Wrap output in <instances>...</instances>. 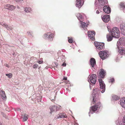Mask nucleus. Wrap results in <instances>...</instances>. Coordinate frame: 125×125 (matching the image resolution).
Masks as SVG:
<instances>
[{
  "mask_svg": "<svg viewBox=\"0 0 125 125\" xmlns=\"http://www.w3.org/2000/svg\"><path fill=\"white\" fill-rule=\"evenodd\" d=\"M98 89L96 88H94L93 89V103L95 105H101V103L99 99L98 94L96 93V92L94 91H97Z\"/></svg>",
  "mask_w": 125,
  "mask_h": 125,
  "instance_id": "obj_1",
  "label": "nucleus"
},
{
  "mask_svg": "<svg viewBox=\"0 0 125 125\" xmlns=\"http://www.w3.org/2000/svg\"><path fill=\"white\" fill-rule=\"evenodd\" d=\"M112 36L115 38H118L120 35V32L118 28L116 27L113 28L111 32Z\"/></svg>",
  "mask_w": 125,
  "mask_h": 125,
  "instance_id": "obj_2",
  "label": "nucleus"
},
{
  "mask_svg": "<svg viewBox=\"0 0 125 125\" xmlns=\"http://www.w3.org/2000/svg\"><path fill=\"white\" fill-rule=\"evenodd\" d=\"M107 51H100L99 52V54L100 57L103 60H104L107 58L109 56Z\"/></svg>",
  "mask_w": 125,
  "mask_h": 125,
  "instance_id": "obj_3",
  "label": "nucleus"
},
{
  "mask_svg": "<svg viewBox=\"0 0 125 125\" xmlns=\"http://www.w3.org/2000/svg\"><path fill=\"white\" fill-rule=\"evenodd\" d=\"M100 91L101 92L103 93L104 92L105 90V85L104 82L100 78L98 79Z\"/></svg>",
  "mask_w": 125,
  "mask_h": 125,
  "instance_id": "obj_4",
  "label": "nucleus"
},
{
  "mask_svg": "<svg viewBox=\"0 0 125 125\" xmlns=\"http://www.w3.org/2000/svg\"><path fill=\"white\" fill-rule=\"evenodd\" d=\"M121 42L120 46L121 48H120L118 47V48L119 50L120 53L122 55H123L125 54V42Z\"/></svg>",
  "mask_w": 125,
  "mask_h": 125,
  "instance_id": "obj_5",
  "label": "nucleus"
},
{
  "mask_svg": "<svg viewBox=\"0 0 125 125\" xmlns=\"http://www.w3.org/2000/svg\"><path fill=\"white\" fill-rule=\"evenodd\" d=\"M94 45L98 50H101L104 49V43L95 42Z\"/></svg>",
  "mask_w": 125,
  "mask_h": 125,
  "instance_id": "obj_6",
  "label": "nucleus"
},
{
  "mask_svg": "<svg viewBox=\"0 0 125 125\" xmlns=\"http://www.w3.org/2000/svg\"><path fill=\"white\" fill-rule=\"evenodd\" d=\"M43 37L45 39L48 38L49 40L52 41V40L53 35L52 34L51 32H47L44 34Z\"/></svg>",
  "mask_w": 125,
  "mask_h": 125,
  "instance_id": "obj_7",
  "label": "nucleus"
},
{
  "mask_svg": "<svg viewBox=\"0 0 125 125\" xmlns=\"http://www.w3.org/2000/svg\"><path fill=\"white\" fill-rule=\"evenodd\" d=\"M89 80L90 82L93 84H95L96 81L97 77L95 74H93L90 76Z\"/></svg>",
  "mask_w": 125,
  "mask_h": 125,
  "instance_id": "obj_8",
  "label": "nucleus"
},
{
  "mask_svg": "<svg viewBox=\"0 0 125 125\" xmlns=\"http://www.w3.org/2000/svg\"><path fill=\"white\" fill-rule=\"evenodd\" d=\"M88 34L89 38L91 40H95L94 36L95 34V32L94 31H89L88 32Z\"/></svg>",
  "mask_w": 125,
  "mask_h": 125,
  "instance_id": "obj_9",
  "label": "nucleus"
},
{
  "mask_svg": "<svg viewBox=\"0 0 125 125\" xmlns=\"http://www.w3.org/2000/svg\"><path fill=\"white\" fill-rule=\"evenodd\" d=\"M4 7V8L12 11L15 9L16 7L13 5L9 4H7L5 5Z\"/></svg>",
  "mask_w": 125,
  "mask_h": 125,
  "instance_id": "obj_10",
  "label": "nucleus"
},
{
  "mask_svg": "<svg viewBox=\"0 0 125 125\" xmlns=\"http://www.w3.org/2000/svg\"><path fill=\"white\" fill-rule=\"evenodd\" d=\"M101 106V105H95L91 107H90V111L89 113V115L90 116V114L91 113V111H92L93 112H95L96 111L98 108H100Z\"/></svg>",
  "mask_w": 125,
  "mask_h": 125,
  "instance_id": "obj_11",
  "label": "nucleus"
},
{
  "mask_svg": "<svg viewBox=\"0 0 125 125\" xmlns=\"http://www.w3.org/2000/svg\"><path fill=\"white\" fill-rule=\"evenodd\" d=\"M101 18L103 21L105 23L108 22L110 20V16L109 15H104L103 17L102 16Z\"/></svg>",
  "mask_w": 125,
  "mask_h": 125,
  "instance_id": "obj_12",
  "label": "nucleus"
},
{
  "mask_svg": "<svg viewBox=\"0 0 125 125\" xmlns=\"http://www.w3.org/2000/svg\"><path fill=\"white\" fill-rule=\"evenodd\" d=\"M103 10L107 14L111 12L110 8L106 5L104 6Z\"/></svg>",
  "mask_w": 125,
  "mask_h": 125,
  "instance_id": "obj_13",
  "label": "nucleus"
},
{
  "mask_svg": "<svg viewBox=\"0 0 125 125\" xmlns=\"http://www.w3.org/2000/svg\"><path fill=\"white\" fill-rule=\"evenodd\" d=\"M120 27L121 33L125 35V24H121Z\"/></svg>",
  "mask_w": 125,
  "mask_h": 125,
  "instance_id": "obj_14",
  "label": "nucleus"
},
{
  "mask_svg": "<svg viewBox=\"0 0 125 125\" xmlns=\"http://www.w3.org/2000/svg\"><path fill=\"white\" fill-rule=\"evenodd\" d=\"M120 104L121 106L124 108H125V98H122L121 99Z\"/></svg>",
  "mask_w": 125,
  "mask_h": 125,
  "instance_id": "obj_15",
  "label": "nucleus"
},
{
  "mask_svg": "<svg viewBox=\"0 0 125 125\" xmlns=\"http://www.w3.org/2000/svg\"><path fill=\"white\" fill-rule=\"evenodd\" d=\"M106 72L103 69L100 70V72L99 73V75L100 77L104 78Z\"/></svg>",
  "mask_w": 125,
  "mask_h": 125,
  "instance_id": "obj_16",
  "label": "nucleus"
},
{
  "mask_svg": "<svg viewBox=\"0 0 125 125\" xmlns=\"http://www.w3.org/2000/svg\"><path fill=\"white\" fill-rule=\"evenodd\" d=\"M90 64L91 65L92 67L94 68V66L96 65V61L94 58H92L90 60Z\"/></svg>",
  "mask_w": 125,
  "mask_h": 125,
  "instance_id": "obj_17",
  "label": "nucleus"
},
{
  "mask_svg": "<svg viewBox=\"0 0 125 125\" xmlns=\"http://www.w3.org/2000/svg\"><path fill=\"white\" fill-rule=\"evenodd\" d=\"M57 118H66L67 116L66 115L63 113H60L57 115Z\"/></svg>",
  "mask_w": 125,
  "mask_h": 125,
  "instance_id": "obj_18",
  "label": "nucleus"
},
{
  "mask_svg": "<svg viewBox=\"0 0 125 125\" xmlns=\"http://www.w3.org/2000/svg\"><path fill=\"white\" fill-rule=\"evenodd\" d=\"M0 94L2 99L4 100H5L6 98V97L5 92L3 91H1Z\"/></svg>",
  "mask_w": 125,
  "mask_h": 125,
  "instance_id": "obj_19",
  "label": "nucleus"
},
{
  "mask_svg": "<svg viewBox=\"0 0 125 125\" xmlns=\"http://www.w3.org/2000/svg\"><path fill=\"white\" fill-rule=\"evenodd\" d=\"M51 112L50 113H51L55 111L56 109V107L55 106H51L50 107Z\"/></svg>",
  "mask_w": 125,
  "mask_h": 125,
  "instance_id": "obj_20",
  "label": "nucleus"
},
{
  "mask_svg": "<svg viewBox=\"0 0 125 125\" xmlns=\"http://www.w3.org/2000/svg\"><path fill=\"white\" fill-rule=\"evenodd\" d=\"M112 35L110 34H108L107 35V40L108 41H111L113 37Z\"/></svg>",
  "mask_w": 125,
  "mask_h": 125,
  "instance_id": "obj_21",
  "label": "nucleus"
},
{
  "mask_svg": "<svg viewBox=\"0 0 125 125\" xmlns=\"http://www.w3.org/2000/svg\"><path fill=\"white\" fill-rule=\"evenodd\" d=\"M117 125H125V116L123 117L122 121L118 123Z\"/></svg>",
  "mask_w": 125,
  "mask_h": 125,
  "instance_id": "obj_22",
  "label": "nucleus"
},
{
  "mask_svg": "<svg viewBox=\"0 0 125 125\" xmlns=\"http://www.w3.org/2000/svg\"><path fill=\"white\" fill-rule=\"evenodd\" d=\"M4 25V27L6 28L7 30L9 31L12 30V28L10 26L6 24Z\"/></svg>",
  "mask_w": 125,
  "mask_h": 125,
  "instance_id": "obj_23",
  "label": "nucleus"
},
{
  "mask_svg": "<svg viewBox=\"0 0 125 125\" xmlns=\"http://www.w3.org/2000/svg\"><path fill=\"white\" fill-rule=\"evenodd\" d=\"M77 18L79 20H81L83 19L82 15L80 13H78L77 15Z\"/></svg>",
  "mask_w": 125,
  "mask_h": 125,
  "instance_id": "obj_24",
  "label": "nucleus"
},
{
  "mask_svg": "<svg viewBox=\"0 0 125 125\" xmlns=\"http://www.w3.org/2000/svg\"><path fill=\"white\" fill-rule=\"evenodd\" d=\"M28 118V115L26 114H24L22 120L24 122L26 121L27 120Z\"/></svg>",
  "mask_w": 125,
  "mask_h": 125,
  "instance_id": "obj_25",
  "label": "nucleus"
},
{
  "mask_svg": "<svg viewBox=\"0 0 125 125\" xmlns=\"http://www.w3.org/2000/svg\"><path fill=\"white\" fill-rule=\"evenodd\" d=\"M119 5L120 7L122 8H125V4L123 2H121Z\"/></svg>",
  "mask_w": 125,
  "mask_h": 125,
  "instance_id": "obj_26",
  "label": "nucleus"
},
{
  "mask_svg": "<svg viewBox=\"0 0 125 125\" xmlns=\"http://www.w3.org/2000/svg\"><path fill=\"white\" fill-rule=\"evenodd\" d=\"M81 26L82 28H85L87 26L86 23L84 22H82L81 23Z\"/></svg>",
  "mask_w": 125,
  "mask_h": 125,
  "instance_id": "obj_27",
  "label": "nucleus"
},
{
  "mask_svg": "<svg viewBox=\"0 0 125 125\" xmlns=\"http://www.w3.org/2000/svg\"><path fill=\"white\" fill-rule=\"evenodd\" d=\"M25 11L27 12H29L31 10V9L30 8H26L25 9Z\"/></svg>",
  "mask_w": 125,
  "mask_h": 125,
  "instance_id": "obj_28",
  "label": "nucleus"
},
{
  "mask_svg": "<svg viewBox=\"0 0 125 125\" xmlns=\"http://www.w3.org/2000/svg\"><path fill=\"white\" fill-rule=\"evenodd\" d=\"M68 41L69 43H72L73 42V39L72 38H70V37H68Z\"/></svg>",
  "mask_w": 125,
  "mask_h": 125,
  "instance_id": "obj_29",
  "label": "nucleus"
},
{
  "mask_svg": "<svg viewBox=\"0 0 125 125\" xmlns=\"http://www.w3.org/2000/svg\"><path fill=\"white\" fill-rule=\"evenodd\" d=\"M113 98L116 100H117L119 99V98L118 96L115 95L113 97Z\"/></svg>",
  "mask_w": 125,
  "mask_h": 125,
  "instance_id": "obj_30",
  "label": "nucleus"
},
{
  "mask_svg": "<svg viewBox=\"0 0 125 125\" xmlns=\"http://www.w3.org/2000/svg\"><path fill=\"white\" fill-rule=\"evenodd\" d=\"M6 76H8L9 78H12V74L11 73L6 74Z\"/></svg>",
  "mask_w": 125,
  "mask_h": 125,
  "instance_id": "obj_31",
  "label": "nucleus"
},
{
  "mask_svg": "<svg viewBox=\"0 0 125 125\" xmlns=\"http://www.w3.org/2000/svg\"><path fill=\"white\" fill-rule=\"evenodd\" d=\"M109 82L110 83H114L115 82V80L114 78H111L109 81Z\"/></svg>",
  "mask_w": 125,
  "mask_h": 125,
  "instance_id": "obj_32",
  "label": "nucleus"
},
{
  "mask_svg": "<svg viewBox=\"0 0 125 125\" xmlns=\"http://www.w3.org/2000/svg\"><path fill=\"white\" fill-rule=\"evenodd\" d=\"M38 65L37 64H35L33 66V68H37Z\"/></svg>",
  "mask_w": 125,
  "mask_h": 125,
  "instance_id": "obj_33",
  "label": "nucleus"
},
{
  "mask_svg": "<svg viewBox=\"0 0 125 125\" xmlns=\"http://www.w3.org/2000/svg\"><path fill=\"white\" fill-rule=\"evenodd\" d=\"M37 62L39 64H41L43 62V61H38Z\"/></svg>",
  "mask_w": 125,
  "mask_h": 125,
  "instance_id": "obj_34",
  "label": "nucleus"
},
{
  "mask_svg": "<svg viewBox=\"0 0 125 125\" xmlns=\"http://www.w3.org/2000/svg\"><path fill=\"white\" fill-rule=\"evenodd\" d=\"M67 78L66 77H64L63 79V80H67Z\"/></svg>",
  "mask_w": 125,
  "mask_h": 125,
  "instance_id": "obj_35",
  "label": "nucleus"
},
{
  "mask_svg": "<svg viewBox=\"0 0 125 125\" xmlns=\"http://www.w3.org/2000/svg\"><path fill=\"white\" fill-rule=\"evenodd\" d=\"M66 65V64L65 63H63L62 65V66H65Z\"/></svg>",
  "mask_w": 125,
  "mask_h": 125,
  "instance_id": "obj_36",
  "label": "nucleus"
},
{
  "mask_svg": "<svg viewBox=\"0 0 125 125\" xmlns=\"http://www.w3.org/2000/svg\"><path fill=\"white\" fill-rule=\"evenodd\" d=\"M64 82L66 84H68V83H69V82L68 81H66L65 82Z\"/></svg>",
  "mask_w": 125,
  "mask_h": 125,
  "instance_id": "obj_37",
  "label": "nucleus"
},
{
  "mask_svg": "<svg viewBox=\"0 0 125 125\" xmlns=\"http://www.w3.org/2000/svg\"><path fill=\"white\" fill-rule=\"evenodd\" d=\"M96 13L97 14H98L99 13V10H97L96 11Z\"/></svg>",
  "mask_w": 125,
  "mask_h": 125,
  "instance_id": "obj_38",
  "label": "nucleus"
},
{
  "mask_svg": "<svg viewBox=\"0 0 125 125\" xmlns=\"http://www.w3.org/2000/svg\"><path fill=\"white\" fill-rule=\"evenodd\" d=\"M5 66L6 67H8V68L9 67H10V66L7 64H5Z\"/></svg>",
  "mask_w": 125,
  "mask_h": 125,
  "instance_id": "obj_39",
  "label": "nucleus"
},
{
  "mask_svg": "<svg viewBox=\"0 0 125 125\" xmlns=\"http://www.w3.org/2000/svg\"><path fill=\"white\" fill-rule=\"evenodd\" d=\"M6 24H4V23H2V24H1V25L2 26H3V27H4V25H6Z\"/></svg>",
  "mask_w": 125,
  "mask_h": 125,
  "instance_id": "obj_40",
  "label": "nucleus"
},
{
  "mask_svg": "<svg viewBox=\"0 0 125 125\" xmlns=\"http://www.w3.org/2000/svg\"><path fill=\"white\" fill-rule=\"evenodd\" d=\"M72 125H75V124H74V123H72ZM75 125H78L76 124Z\"/></svg>",
  "mask_w": 125,
  "mask_h": 125,
  "instance_id": "obj_41",
  "label": "nucleus"
},
{
  "mask_svg": "<svg viewBox=\"0 0 125 125\" xmlns=\"http://www.w3.org/2000/svg\"><path fill=\"white\" fill-rule=\"evenodd\" d=\"M55 65H56V67L58 65V64H55Z\"/></svg>",
  "mask_w": 125,
  "mask_h": 125,
  "instance_id": "obj_42",
  "label": "nucleus"
},
{
  "mask_svg": "<svg viewBox=\"0 0 125 125\" xmlns=\"http://www.w3.org/2000/svg\"><path fill=\"white\" fill-rule=\"evenodd\" d=\"M1 125V124H0V125Z\"/></svg>",
  "mask_w": 125,
  "mask_h": 125,
  "instance_id": "obj_43",
  "label": "nucleus"
}]
</instances>
